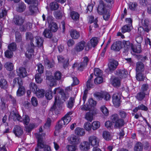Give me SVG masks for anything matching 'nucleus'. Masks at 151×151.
<instances>
[{"label":"nucleus","mask_w":151,"mask_h":151,"mask_svg":"<svg viewBox=\"0 0 151 151\" xmlns=\"http://www.w3.org/2000/svg\"><path fill=\"white\" fill-rule=\"evenodd\" d=\"M31 44L27 47V52L25 53V55L27 57L29 58L31 56V54H29V53H32L34 52V49L35 46H41L43 44V39L39 37L36 36L35 38H33L32 40H31Z\"/></svg>","instance_id":"nucleus-1"},{"label":"nucleus","mask_w":151,"mask_h":151,"mask_svg":"<svg viewBox=\"0 0 151 151\" xmlns=\"http://www.w3.org/2000/svg\"><path fill=\"white\" fill-rule=\"evenodd\" d=\"M37 139V147L35 148V151H39V149L44 148V151H51L50 147L45 144L43 141V137L45 135L44 133L35 134Z\"/></svg>","instance_id":"nucleus-2"},{"label":"nucleus","mask_w":151,"mask_h":151,"mask_svg":"<svg viewBox=\"0 0 151 151\" xmlns=\"http://www.w3.org/2000/svg\"><path fill=\"white\" fill-rule=\"evenodd\" d=\"M86 42L83 41H82L78 43L75 46L74 50L72 51L73 54H76V52H79L83 50L85 47Z\"/></svg>","instance_id":"nucleus-3"},{"label":"nucleus","mask_w":151,"mask_h":151,"mask_svg":"<svg viewBox=\"0 0 151 151\" xmlns=\"http://www.w3.org/2000/svg\"><path fill=\"white\" fill-rule=\"evenodd\" d=\"M25 2L28 4H33L29 7V9L31 14H33L35 12V10L37 8L38 2L36 0H25Z\"/></svg>","instance_id":"nucleus-4"},{"label":"nucleus","mask_w":151,"mask_h":151,"mask_svg":"<svg viewBox=\"0 0 151 151\" xmlns=\"http://www.w3.org/2000/svg\"><path fill=\"white\" fill-rule=\"evenodd\" d=\"M88 139L90 144L94 147L99 146L100 140L96 137L93 135L89 137Z\"/></svg>","instance_id":"nucleus-5"},{"label":"nucleus","mask_w":151,"mask_h":151,"mask_svg":"<svg viewBox=\"0 0 151 151\" xmlns=\"http://www.w3.org/2000/svg\"><path fill=\"white\" fill-rule=\"evenodd\" d=\"M46 79L49 82V85L50 86H53L56 85V81L52 75V73L50 72H47L46 74Z\"/></svg>","instance_id":"nucleus-6"},{"label":"nucleus","mask_w":151,"mask_h":151,"mask_svg":"<svg viewBox=\"0 0 151 151\" xmlns=\"http://www.w3.org/2000/svg\"><path fill=\"white\" fill-rule=\"evenodd\" d=\"M83 58V61L78 65V70L81 71L86 67L89 60L87 56L84 57Z\"/></svg>","instance_id":"nucleus-7"},{"label":"nucleus","mask_w":151,"mask_h":151,"mask_svg":"<svg viewBox=\"0 0 151 151\" xmlns=\"http://www.w3.org/2000/svg\"><path fill=\"white\" fill-rule=\"evenodd\" d=\"M105 5L102 0H100L99 2V5L97 9V12L99 14L102 15L106 10L105 9Z\"/></svg>","instance_id":"nucleus-8"},{"label":"nucleus","mask_w":151,"mask_h":151,"mask_svg":"<svg viewBox=\"0 0 151 151\" xmlns=\"http://www.w3.org/2000/svg\"><path fill=\"white\" fill-rule=\"evenodd\" d=\"M118 63L113 59L110 60L108 64L109 68L110 70H115L118 65Z\"/></svg>","instance_id":"nucleus-9"},{"label":"nucleus","mask_w":151,"mask_h":151,"mask_svg":"<svg viewBox=\"0 0 151 151\" xmlns=\"http://www.w3.org/2000/svg\"><path fill=\"white\" fill-rule=\"evenodd\" d=\"M122 42L118 41L114 42L111 46V50L115 51H119L122 48Z\"/></svg>","instance_id":"nucleus-10"},{"label":"nucleus","mask_w":151,"mask_h":151,"mask_svg":"<svg viewBox=\"0 0 151 151\" xmlns=\"http://www.w3.org/2000/svg\"><path fill=\"white\" fill-rule=\"evenodd\" d=\"M113 103L116 107H118L120 105V97L117 94H114L112 97Z\"/></svg>","instance_id":"nucleus-11"},{"label":"nucleus","mask_w":151,"mask_h":151,"mask_svg":"<svg viewBox=\"0 0 151 151\" xmlns=\"http://www.w3.org/2000/svg\"><path fill=\"white\" fill-rule=\"evenodd\" d=\"M24 18L18 15L14 17L13 21L14 23L17 25H21L24 21Z\"/></svg>","instance_id":"nucleus-12"},{"label":"nucleus","mask_w":151,"mask_h":151,"mask_svg":"<svg viewBox=\"0 0 151 151\" xmlns=\"http://www.w3.org/2000/svg\"><path fill=\"white\" fill-rule=\"evenodd\" d=\"M115 74L120 78H124L126 77L127 72L124 70H117L116 71Z\"/></svg>","instance_id":"nucleus-13"},{"label":"nucleus","mask_w":151,"mask_h":151,"mask_svg":"<svg viewBox=\"0 0 151 151\" xmlns=\"http://www.w3.org/2000/svg\"><path fill=\"white\" fill-rule=\"evenodd\" d=\"M90 144L88 142H81L80 145V149L83 151H87L90 148Z\"/></svg>","instance_id":"nucleus-14"},{"label":"nucleus","mask_w":151,"mask_h":151,"mask_svg":"<svg viewBox=\"0 0 151 151\" xmlns=\"http://www.w3.org/2000/svg\"><path fill=\"white\" fill-rule=\"evenodd\" d=\"M58 59L59 62L63 63V67L64 68H65L68 66L69 65L68 59H65L62 56H58Z\"/></svg>","instance_id":"nucleus-15"},{"label":"nucleus","mask_w":151,"mask_h":151,"mask_svg":"<svg viewBox=\"0 0 151 151\" xmlns=\"http://www.w3.org/2000/svg\"><path fill=\"white\" fill-rule=\"evenodd\" d=\"M13 131L15 135L17 137L23 134L22 129L18 126H16L15 127Z\"/></svg>","instance_id":"nucleus-16"},{"label":"nucleus","mask_w":151,"mask_h":151,"mask_svg":"<svg viewBox=\"0 0 151 151\" xmlns=\"http://www.w3.org/2000/svg\"><path fill=\"white\" fill-rule=\"evenodd\" d=\"M55 100L54 104L50 109L51 111L55 110L57 109V107L60 105V100L58 97L55 96Z\"/></svg>","instance_id":"nucleus-17"},{"label":"nucleus","mask_w":151,"mask_h":151,"mask_svg":"<svg viewBox=\"0 0 151 151\" xmlns=\"http://www.w3.org/2000/svg\"><path fill=\"white\" fill-rule=\"evenodd\" d=\"M136 68V72H143L144 70V65L140 62L137 63Z\"/></svg>","instance_id":"nucleus-18"},{"label":"nucleus","mask_w":151,"mask_h":151,"mask_svg":"<svg viewBox=\"0 0 151 151\" xmlns=\"http://www.w3.org/2000/svg\"><path fill=\"white\" fill-rule=\"evenodd\" d=\"M73 112L72 111H70L66 114L65 116L62 118V120L64 121V122L65 123L66 125L69 123L71 121V118L70 115L72 114Z\"/></svg>","instance_id":"nucleus-19"},{"label":"nucleus","mask_w":151,"mask_h":151,"mask_svg":"<svg viewBox=\"0 0 151 151\" xmlns=\"http://www.w3.org/2000/svg\"><path fill=\"white\" fill-rule=\"evenodd\" d=\"M70 140L71 144L73 145H78L81 142L80 138L75 135L71 136Z\"/></svg>","instance_id":"nucleus-20"},{"label":"nucleus","mask_w":151,"mask_h":151,"mask_svg":"<svg viewBox=\"0 0 151 151\" xmlns=\"http://www.w3.org/2000/svg\"><path fill=\"white\" fill-rule=\"evenodd\" d=\"M20 77L24 78L27 75V72L25 69L23 67L20 68L17 71Z\"/></svg>","instance_id":"nucleus-21"},{"label":"nucleus","mask_w":151,"mask_h":151,"mask_svg":"<svg viewBox=\"0 0 151 151\" xmlns=\"http://www.w3.org/2000/svg\"><path fill=\"white\" fill-rule=\"evenodd\" d=\"M70 34L71 37L74 39H77L80 37L79 33L76 30L72 29L70 31Z\"/></svg>","instance_id":"nucleus-22"},{"label":"nucleus","mask_w":151,"mask_h":151,"mask_svg":"<svg viewBox=\"0 0 151 151\" xmlns=\"http://www.w3.org/2000/svg\"><path fill=\"white\" fill-rule=\"evenodd\" d=\"M114 123L115 124L114 127L116 129L121 127L124 125V124L123 119L120 118Z\"/></svg>","instance_id":"nucleus-23"},{"label":"nucleus","mask_w":151,"mask_h":151,"mask_svg":"<svg viewBox=\"0 0 151 151\" xmlns=\"http://www.w3.org/2000/svg\"><path fill=\"white\" fill-rule=\"evenodd\" d=\"M25 91V88L22 85L19 86L17 92V95L18 96H21L24 94Z\"/></svg>","instance_id":"nucleus-24"},{"label":"nucleus","mask_w":151,"mask_h":151,"mask_svg":"<svg viewBox=\"0 0 151 151\" xmlns=\"http://www.w3.org/2000/svg\"><path fill=\"white\" fill-rule=\"evenodd\" d=\"M146 95L145 92L140 91L135 96V98L139 101H142L145 98Z\"/></svg>","instance_id":"nucleus-25"},{"label":"nucleus","mask_w":151,"mask_h":151,"mask_svg":"<svg viewBox=\"0 0 151 151\" xmlns=\"http://www.w3.org/2000/svg\"><path fill=\"white\" fill-rule=\"evenodd\" d=\"M75 134L79 136H83L85 134L84 130L82 128L77 127L75 130Z\"/></svg>","instance_id":"nucleus-26"},{"label":"nucleus","mask_w":151,"mask_h":151,"mask_svg":"<svg viewBox=\"0 0 151 151\" xmlns=\"http://www.w3.org/2000/svg\"><path fill=\"white\" fill-rule=\"evenodd\" d=\"M43 35L46 38H51L52 36L51 31L48 29H46L44 30Z\"/></svg>","instance_id":"nucleus-27"},{"label":"nucleus","mask_w":151,"mask_h":151,"mask_svg":"<svg viewBox=\"0 0 151 151\" xmlns=\"http://www.w3.org/2000/svg\"><path fill=\"white\" fill-rule=\"evenodd\" d=\"M131 47L132 51L135 52L140 53L141 52V45H138L137 46H134L132 44L131 45Z\"/></svg>","instance_id":"nucleus-28"},{"label":"nucleus","mask_w":151,"mask_h":151,"mask_svg":"<svg viewBox=\"0 0 151 151\" xmlns=\"http://www.w3.org/2000/svg\"><path fill=\"white\" fill-rule=\"evenodd\" d=\"M66 125L64 121L62 119L58 122V123L55 126V130H58L60 129L63 127H65Z\"/></svg>","instance_id":"nucleus-29"},{"label":"nucleus","mask_w":151,"mask_h":151,"mask_svg":"<svg viewBox=\"0 0 151 151\" xmlns=\"http://www.w3.org/2000/svg\"><path fill=\"white\" fill-rule=\"evenodd\" d=\"M49 27L50 28V30L52 32H56L58 29L57 25L55 22H52L49 24Z\"/></svg>","instance_id":"nucleus-30"},{"label":"nucleus","mask_w":151,"mask_h":151,"mask_svg":"<svg viewBox=\"0 0 151 151\" xmlns=\"http://www.w3.org/2000/svg\"><path fill=\"white\" fill-rule=\"evenodd\" d=\"M31 25L30 23H27L26 25L21 26L20 28V31L22 32H25L27 30L29 29L31 27Z\"/></svg>","instance_id":"nucleus-31"},{"label":"nucleus","mask_w":151,"mask_h":151,"mask_svg":"<svg viewBox=\"0 0 151 151\" xmlns=\"http://www.w3.org/2000/svg\"><path fill=\"white\" fill-rule=\"evenodd\" d=\"M26 8V6L24 3H19V6L17 8V10L19 12H22L24 11Z\"/></svg>","instance_id":"nucleus-32"},{"label":"nucleus","mask_w":151,"mask_h":151,"mask_svg":"<svg viewBox=\"0 0 151 151\" xmlns=\"http://www.w3.org/2000/svg\"><path fill=\"white\" fill-rule=\"evenodd\" d=\"M143 148L142 144L140 142H138L135 145L134 150V151H142Z\"/></svg>","instance_id":"nucleus-33"},{"label":"nucleus","mask_w":151,"mask_h":151,"mask_svg":"<svg viewBox=\"0 0 151 151\" xmlns=\"http://www.w3.org/2000/svg\"><path fill=\"white\" fill-rule=\"evenodd\" d=\"M4 66L6 69L9 71L12 70L14 68L13 64L9 62H6L4 64Z\"/></svg>","instance_id":"nucleus-34"},{"label":"nucleus","mask_w":151,"mask_h":151,"mask_svg":"<svg viewBox=\"0 0 151 151\" xmlns=\"http://www.w3.org/2000/svg\"><path fill=\"white\" fill-rule=\"evenodd\" d=\"M102 136L103 138L106 140H111V137L109 132L107 131H104L103 132Z\"/></svg>","instance_id":"nucleus-35"},{"label":"nucleus","mask_w":151,"mask_h":151,"mask_svg":"<svg viewBox=\"0 0 151 151\" xmlns=\"http://www.w3.org/2000/svg\"><path fill=\"white\" fill-rule=\"evenodd\" d=\"M70 16L75 21L78 20L79 18V15L76 12L73 11L70 14Z\"/></svg>","instance_id":"nucleus-36"},{"label":"nucleus","mask_w":151,"mask_h":151,"mask_svg":"<svg viewBox=\"0 0 151 151\" xmlns=\"http://www.w3.org/2000/svg\"><path fill=\"white\" fill-rule=\"evenodd\" d=\"M17 83L19 85V86L23 85V83L21 79L20 78H15L13 80V87H14L16 84Z\"/></svg>","instance_id":"nucleus-37"},{"label":"nucleus","mask_w":151,"mask_h":151,"mask_svg":"<svg viewBox=\"0 0 151 151\" xmlns=\"http://www.w3.org/2000/svg\"><path fill=\"white\" fill-rule=\"evenodd\" d=\"M142 73V72H136V78L138 81H142L144 79L145 77Z\"/></svg>","instance_id":"nucleus-38"},{"label":"nucleus","mask_w":151,"mask_h":151,"mask_svg":"<svg viewBox=\"0 0 151 151\" xmlns=\"http://www.w3.org/2000/svg\"><path fill=\"white\" fill-rule=\"evenodd\" d=\"M50 7L51 10H55L59 8V5L57 2H53L50 3Z\"/></svg>","instance_id":"nucleus-39"},{"label":"nucleus","mask_w":151,"mask_h":151,"mask_svg":"<svg viewBox=\"0 0 151 151\" xmlns=\"http://www.w3.org/2000/svg\"><path fill=\"white\" fill-rule=\"evenodd\" d=\"M8 86L7 82L6 80L1 79L0 81V86L1 88L4 89L6 88Z\"/></svg>","instance_id":"nucleus-40"},{"label":"nucleus","mask_w":151,"mask_h":151,"mask_svg":"<svg viewBox=\"0 0 151 151\" xmlns=\"http://www.w3.org/2000/svg\"><path fill=\"white\" fill-rule=\"evenodd\" d=\"M112 85L114 86H119L120 85V80L117 77L114 78L112 81Z\"/></svg>","instance_id":"nucleus-41"},{"label":"nucleus","mask_w":151,"mask_h":151,"mask_svg":"<svg viewBox=\"0 0 151 151\" xmlns=\"http://www.w3.org/2000/svg\"><path fill=\"white\" fill-rule=\"evenodd\" d=\"M98 20L97 19H96L95 20H94V17L93 16H91L90 17L89 22L90 23L93 22V26L94 28L98 27L99 25L97 24Z\"/></svg>","instance_id":"nucleus-42"},{"label":"nucleus","mask_w":151,"mask_h":151,"mask_svg":"<svg viewBox=\"0 0 151 151\" xmlns=\"http://www.w3.org/2000/svg\"><path fill=\"white\" fill-rule=\"evenodd\" d=\"M30 90L35 93L38 90L37 86L34 83H31L29 85Z\"/></svg>","instance_id":"nucleus-43"},{"label":"nucleus","mask_w":151,"mask_h":151,"mask_svg":"<svg viewBox=\"0 0 151 151\" xmlns=\"http://www.w3.org/2000/svg\"><path fill=\"white\" fill-rule=\"evenodd\" d=\"M130 25V24L125 25L123 26L122 28V32L124 33L126 32H129L131 31Z\"/></svg>","instance_id":"nucleus-44"},{"label":"nucleus","mask_w":151,"mask_h":151,"mask_svg":"<svg viewBox=\"0 0 151 151\" xmlns=\"http://www.w3.org/2000/svg\"><path fill=\"white\" fill-rule=\"evenodd\" d=\"M100 126V123L98 121H94L92 124V128L94 130H96Z\"/></svg>","instance_id":"nucleus-45"},{"label":"nucleus","mask_w":151,"mask_h":151,"mask_svg":"<svg viewBox=\"0 0 151 151\" xmlns=\"http://www.w3.org/2000/svg\"><path fill=\"white\" fill-rule=\"evenodd\" d=\"M85 118L88 121L91 122L93 119V114L90 112H87L85 115Z\"/></svg>","instance_id":"nucleus-46"},{"label":"nucleus","mask_w":151,"mask_h":151,"mask_svg":"<svg viewBox=\"0 0 151 151\" xmlns=\"http://www.w3.org/2000/svg\"><path fill=\"white\" fill-rule=\"evenodd\" d=\"M35 78L36 82L38 83H41L42 81V78L41 77V74L40 73H37L35 75Z\"/></svg>","instance_id":"nucleus-47"},{"label":"nucleus","mask_w":151,"mask_h":151,"mask_svg":"<svg viewBox=\"0 0 151 151\" xmlns=\"http://www.w3.org/2000/svg\"><path fill=\"white\" fill-rule=\"evenodd\" d=\"M35 93H36V96L39 98H41L43 97L44 95V91L43 90H39L38 89L37 91Z\"/></svg>","instance_id":"nucleus-48"},{"label":"nucleus","mask_w":151,"mask_h":151,"mask_svg":"<svg viewBox=\"0 0 151 151\" xmlns=\"http://www.w3.org/2000/svg\"><path fill=\"white\" fill-rule=\"evenodd\" d=\"M13 119L14 121L17 120L18 121H22V120L21 116L17 112H14L13 114Z\"/></svg>","instance_id":"nucleus-49"},{"label":"nucleus","mask_w":151,"mask_h":151,"mask_svg":"<svg viewBox=\"0 0 151 151\" xmlns=\"http://www.w3.org/2000/svg\"><path fill=\"white\" fill-rule=\"evenodd\" d=\"M9 50L12 51H14L17 49V45L15 42L12 43L8 46Z\"/></svg>","instance_id":"nucleus-50"},{"label":"nucleus","mask_w":151,"mask_h":151,"mask_svg":"<svg viewBox=\"0 0 151 151\" xmlns=\"http://www.w3.org/2000/svg\"><path fill=\"white\" fill-rule=\"evenodd\" d=\"M7 11L4 8H1L0 9V19L4 18L7 14Z\"/></svg>","instance_id":"nucleus-51"},{"label":"nucleus","mask_w":151,"mask_h":151,"mask_svg":"<svg viewBox=\"0 0 151 151\" xmlns=\"http://www.w3.org/2000/svg\"><path fill=\"white\" fill-rule=\"evenodd\" d=\"M54 15L55 17L57 19H61L62 17V13L60 11L55 12H54Z\"/></svg>","instance_id":"nucleus-52"},{"label":"nucleus","mask_w":151,"mask_h":151,"mask_svg":"<svg viewBox=\"0 0 151 151\" xmlns=\"http://www.w3.org/2000/svg\"><path fill=\"white\" fill-rule=\"evenodd\" d=\"M98 39L97 37H94L90 40L91 43L93 47H95L97 44Z\"/></svg>","instance_id":"nucleus-53"},{"label":"nucleus","mask_w":151,"mask_h":151,"mask_svg":"<svg viewBox=\"0 0 151 151\" xmlns=\"http://www.w3.org/2000/svg\"><path fill=\"white\" fill-rule=\"evenodd\" d=\"M44 63L45 65L48 68H50L53 66L52 63L50 62L47 59H45Z\"/></svg>","instance_id":"nucleus-54"},{"label":"nucleus","mask_w":151,"mask_h":151,"mask_svg":"<svg viewBox=\"0 0 151 151\" xmlns=\"http://www.w3.org/2000/svg\"><path fill=\"white\" fill-rule=\"evenodd\" d=\"M74 102V99L73 97H71L68 101V107L70 109H71L73 106Z\"/></svg>","instance_id":"nucleus-55"},{"label":"nucleus","mask_w":151,"mask_h":151,"mask_svg":"<svg viewBox=\"0 0 151 151\" xmlns=\"http://www.w3.org/2000/svg\"><path fill=\"white\" fill-rule=\"evenodd\" d=\"M101 111L106 116L108 115L109 112L107 108L104 106H103L101 107Z\"/></svg>","instance_id":"nucleus-56"},{"label":"nucleus","mask_w":151,"mask_h":151,"mask_svg":"<svg viewBox=\"0 0 151 151\" xmlns=\"http://www.w3.org/2000/svg\"><path fill=\"white\" fill-rule=\"evenodd\" d=\"M94 73L95 76L97 77L101 76L102 75L101 71L98 68H96L94 69Z\"/></svg>","instance_id":"nucleus-57"},{"label":"nucleus","mask_w":151,"mask_h":151,"mask_svg":"<svg viewBox=\"0 0 151 151\" xmlns=\"http://www.w3.org/2000/svg\"><path fill=\"white\" fill-rule=\"evenodd\" d=\"M137 5V3L135 2H130L129 6V9L132 11L134 10Z\"/></svg>","instance_id":"nucleus-58"},{"label":"nucleus","mask_w":151,"mask_h":151,"mask_svg":"<svg viewBox=\"0 0 151 151\" xmlns=\"http://www.w3.org/2000/svg\"><path fill=\"white\" fill-rule=\"evenodd\" d=\"M54 77L55 78V80H60L61 77V73L60 72L56 71L54 74Z\"/></svg>","instance_id":"nucleus-59"},{"label":"nucleus","mask_w":151,"mask_h":151,"mask_svg":"<svg viewBox=\"0 0 151 151\" xmlns=\"http://www.w3.org/2000/svg\"><path fill=\"white\" fill-rule=\"evenodd\" d=\"M68 151H75L76 150L77 147L75 145H68L66 147Z\"/></svg>","instance_id":"nucleus-60"},{"label":"nucleus","mask_w":151,"mask_h":151,"mask_svg":"<svg viewBox=\"0 0 151 151\" xmlns=\"http://www.w3.org/2000/svg\"><path fill=\"white\" fill-rule=\"evenodd\" d=\"M103 81V79L101 76H99L95 79L94 82L96 84H99L102 83Z\"/></svg>","instance_id":"nucleus-61"},{"label":"nucleus","mask_w":151,"mask_h":151,"mask_svg":"<svg viewBox=\"0 0 151 151\" xmlns=\"http://www.w3.org/2000/svg\"><path fill=\"white\" fill-rule=\"evenodd\" d=\"M111 118L112 122L114 123L120 119L119 118L118 115L117 114H114L112 115L111 116Z\"/></svg>","instance_id":"nucleus-62"},{"label":"nucleus","mask_w":151,"mask_h":151,"mask_svg":"<svg viewBox=\"0 0 151 151\" xmlns=\"http://www.w3.org/2000/svg\"><path fill=\"white\" fill-rule=\"evenodd\" d=\"M95 96L99 100H101L104 98L103 93L96 92L94 94Z\"/></svg>","instance_id":"nucleus-63"},{"label":"nucleus","mask_w":151,"mask_h":151,"mask_svg":"<svg viewBox=\"0 0 151 151\" xmlns=\"http://www.w3.org/2000/svg\"><path fill=\"white\" fill-rule=\"evenodd\" d=\"M91 124L89 122H87L84 124V128L88 131L91 130Z\"/></svg>","instance_id":"nucleus-64"}]
</instances>
